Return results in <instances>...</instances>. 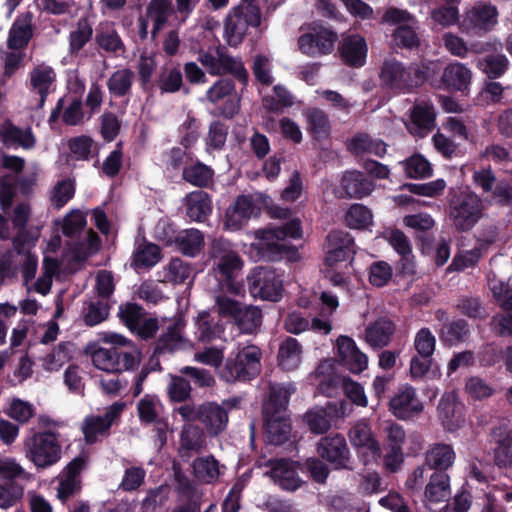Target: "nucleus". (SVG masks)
I'll return each mask as SVG.
<instances>
[{"label": "nucleus", "mask_w": 512, "mask_h": 512, "mask_svg": "<svg viewBox=\"0 0 512 512\" xmlns=\"http://www.w3.org/2000/svg\"><path fill=\"white\" fill-rule=\"evenodd\" d=\"M260 9L254 2H241L232 9L225 21V37L230 46L242 42L248 26L260 25Z\"/></svg>", "instance_id": "obj_8"}, {"label": "nucleus", "mask_w": 512, "mask_h": 512, "mask_svg": "<svg viewBox=\"0 0 512 512\" xmlns=\"http://www.w3.org/2000/svg\"><path fill=\"white\" fill-rule=\"evenodd\" d=\"M198 61L210 75L223 76L231 74L243 84L248 81V72L239 58L231 56L224 46L210 47L200 50Z\"/></svg>", "instance_id": "obj_6"}, {"label": "nucleus", "mask_w": 512, "mask_h": 512, "mask_svg": "<svg viewBox=\"0 0 512 512\" xmlns=\"http://www.w3.org/2000/svg\"><path fill=\"white\" fill-rule=\"evenodd\" d=\"M23 487L14 481L0 483V508L8 509L23 497Z\"/></svg>", "instance_id": "obj_61"}, {"label": "nucleus", "mask_w": 512, "mask_h": 512, "mask_svg": "<svg viewBox=\"0 0 512 512\" xmlns=\"http://www.w3.org/2000/svg\"><path fill=\"white\" fill-rule=\"evenodd\" d=\"M307 121V129L313 136L320 140L325 139L330 134V123L327 114L318 108H309L304 111Z\"/></svg>", "instance_id": "obj_42"}, {"label": "nucleus", "mask_w": 512, "mask_h": 512, "mask_svg": "<svg viewBox=\"0 0 512 512\" xmlns=\"http://www.w3.org/2000/svg\"><path fill=\"white\" fill-rule=\"evenodd\" d=\"M70 359L66 344H58L43 358V367L47 371H57Z\"/></svg>", "instance_id": "obj_64"}, {"label": "nucleus", "mask_w": 512, "mask_h": 512, "mask_svg": "<svg viewBox=\"0 0 512 512\" xmlns=\"http://www.w3.org/2000/svg\"><path fill=\"white\" fill-rule=\"evenodd\" d=\"M92 27L86 19H80L77 27L70 34V52L76 53L84 47L92 36Z\"/></svg>", "instance_id": "obj_63"}, {"label": "nucleus", "mask_w": 512, "mask_h": 512, "mask_svg": "<svg viewBox=\"0 0 512 512\" xmlns=\"http://www.w3.org/2000/svg\"><path fill=\"white\" fill-rule=\"evenodd\" d=\"M395 331L394 323L385 317L369 324L365 329V341L373 348L379 349L389 344Z\"/></svg>", "instance_id": "obj_30"}, {"label": "nucleus", "mask_w": 512, "mask_h": 512, "mask_svg": "<svg viewBox=\"0 0 512 512\" xmlns=\"http://www.w3.org/2000/svg\"><path fill=\"white\" fill-rule=\"evenodd\" d=\"M192 266L176 257L165 266V279L173 284L185 283L192 275Z\"/></svg>", "instance_id": "obj_54"}, {"label": "nucleus", "mask_w": 512, "mask_h": 512, "mask_svg": "<svg viewBox=\"0 0 512 512\" xmlns=\"http://www.w3.org/2000/svg\"><path fill=\"white\" fill-rule=\"evenodd\" d=\"M379 79L390 89L412 90L425 82L426 74L418 65L406 67L395 58H389L381 66Z\"/></svg>", "instance_id": "obj_5"}, {"label": "nucleus", "mask_w": 512, "mask_h": 512, "mask_svg": "<svg viewBox=\"0 0 512 512\" xmlns=\"http://www.w3.org/2000/svg\"><path fill=\"white\" fill-rule=\"evenodd\" d=\"M214 308L219 317L230 318L243 334L256 333L262 324V312L254 305H245L222 290H213Z\"/></svg>", "instance_id": "obj_3"}, {"label": "nucleus", "mask_w": 512, "mask_h": 512, "mask_svg": "<svg viewBox=\"0 0 512 512\" xmlns=\"http://www.w3.org/2000/svg\"><path fill=\"white\" fill-rule=\"evenodd\" d=\"M290 393L285 387L276 384L270 385L269 398L263 406V415L285 414Z\"/></svg>", "instance_id": "obj_45"}, {"label": "nucleus", "mask_w": 512, "mask_h": 512, "mask_svg": "<svg viewBox=\"0 0 512 512\" xmlns=\"http://www.w3.org/2000/svg\"><path fill=\"white\" fill-rule=\"evenodd\" d=\"M373 189V183L366 179L361 172L354 170L343 174L336 194L339 198L361 199L368 196Z\"/></svg>", "instance_id": "obj_21"}, {"label": "nucleus", "mask_w": 512, "mask_h": 512, "mask_svg": "<svg viewBox=\"0 0 512 512\" xmlns=\"http://www.w3.org/2000/svg\"><path fill=\"white\" fill-rule=\"evenodd\" d=\"M319 456L334 465L336 469H347L350 451L341 434L322 437L317 444Z\"/></svg>", "instance_id": "obj_16"}, {"label": "nucleus", "mask_w": 512, "mask_h": 512, "mask_svg": "<svg viewBox=\"0 0 512 512\" xmlns=\"http://www.w3.org/2000/svg\"><path fill=\"white\" fill-rule=\"evenodd\" d=\"M254 236L261 241V249L281 254L287 251L282 241L286 238H301L302 229L299 220H292L281 227L258 229L254 232Z\"/></svg>", "instance_id": "obj_11"}, {"label": "nucleus", "mask_w": 512, "mask_h": 512, "mask_svg": "<svg viewBox=\"0 0 512 512\" xmlns=\"http://www.w3.org/2000/svg\"><path fill=\"white\" fill-rule=\"evenodd\" d=\"M208 257L212 261V273L217 279V287L233 296L243 292V285L236 278L243 269L244 262L233 245L223 239H213L208 248Z\"/></svg>", "instance_id": "obj_1"}, {"label": "nucleus", "mask_w": 512, "mask_h": 512, "mask_svg": "<svg viewBox=\"0 0 512 512\" xmlns=\"http://www.w3.org/2000/svg\"><path fill=\"white\" fill-rule=\"evenodd\" d=\"M456 453L450 444L434 443L425 453V465L435 472L443 473L455 462Z\"/></svg>", "instance_id": "obj_27"}, {"label": "nucleus", "mask_w": 512, "mask_h": 512, "mask_svg": "<svg viewBox=\"0 0 512 512\" xmlns=\"http://www.w3.org/2000/svg\"><path fill=\"white\" fill-rule=\"evenodd\" d=\"M214 171L207 165L197 162L183 169L182 177L196 187H206L213 179Z\"/></svg>", "instance_id": "obj_50"}, {"label": "nucleus", "mask_w": 512, "mask_h": 512, "mask_svg": "<svg viewBox=\"0 0 512 512\" xmlns=\"http://www.w3.org/2000/svg\"><path fill=\"white\" fill-rule=\"evenodd\" d=\"M389 409L396 418L407 420L419 414L423 410V405L413 387L403 386L390 399Z\"/></svg>", "instance_id": "obj_19"}, {"label": "nucleus", "mask_w": 512, "mask_h": 512, "mask_svg": "<svg viewBox=\"0 0 512 512\" xmlns=\"http://www.w3.org/2000/svg\"><path fill=\"white\" fill-rule=\"evenodd\" d=\"M372 221V214L362 204H353L345 215L347 226L353 229H361L368 226Z\"/></svg>", "instance_id": "obj_59"}, {"label": "nucleus", "mask_w": 512, "mask_h": 512, "mask_svg": "<svg viewBox=\"0 0 512 512\" xmlns=\"http://www.w3.org/2000/svg\"><path fill=\"white\" fill-rule=\"evenodd\" d=\"M268 441L273 445L285 443L291 433V424L285 414L263 415Z\"/></svg>", "instance_id": "obj_31"}, {"label": "nucleus", "mask_w": 512, "mask_h": 512, "mask_svg": "<svg viewBox=\"0 0 512 512\" xmlns=\"http://www.w3.org/2000/svg\"><path fill=\"white\" fill-rule=\"evenodd\" d=\"M114 349L117 357V374L138 368L142 360V354L136 347L131 346L128 350L120 347H114Z\"/></svg>", "instance_id": "obj_56"}, {"label": "nucleus", "mask_w": 512, "mask_h": 512, "mask_svg": "<svg viewBox=\"0 0 512 512\" xmlns=\"http://www.w3.org/2000/svg\"><path fill=\"white\" fill-rule=\"evenodd\" d=\"M450 219L459 231L470 230L482 216V200L476 194H465L450 203Z\"/></svg>", "instance_id": "obj_10"}, {"label": "nucleus", "mask_w": 512, "mask_h": 512, "mask_svg": "<svg viewBox=\"0 0 512 512\" xmlns=\"http://www.w3.org/2000/svg\"><path fill=\"white\" fill-rule=\"evenodd\" d=\"M175 14L170 2H150L147 9V17L153 22L152 35L163 27V25Z\"/></svg>", "instance_id": "obj_53"}, {"label": "nucleus", "mask_w": 512, "mask_h": 512, "mask_svg": "<svg viewBox=\"0 0 512 512\" xmlns=\"http://www.w3.org/2000/svg\"><path fill=\"white\" fill-rule=\"evenodd\" d=\"M469 333L465 320H457L446 324L440 331V338L447 343L463 341Z\"/></svg>", "instance_id": "obj_62"}, {"label": "nucleus", "mask_w": 512, "mask_h": 512, "mask_svg": "<svg viewBox=\"0 0 512 512\" xmlns=\"http://www.w3.org/2000/svg\"><path fill=\"white\" fill-rule=\"evenodd\" d=\"M199 421L204 425L206 432L216 437L227 427L229 417L228 410L216 402L207 401L200 404Z\"/></svg>", "instance_id": "obj_20"}, {"label": "nucleus", "mask_w": 512, "mask_h": 512, "mask_svg": "<svg viewBox=\"0 0 512 512\" xmlns=\"http://www.w3.org/2000/svg\"><path fill=\"white\" fill-rule=\"evenodd\" d=\"M197 337L198 340L204 343H209L216 338H220L223 332V325L215 323L210 313L203 311L197 318Z\"/></svg>", "instance_id": "obj_49"}, {"label": "nucleus", "mask_w": 512, "mask_h": 512, "mask_svg": "<svg viewBox=\"0 0 512 512\" xmlns=\"http://www.w3.org/2000/svg\"><path fill=\"white\" fill-rule=\"evenodd\" d=\"M31 37V17L26 14L18 18L13 24L9 33L8 45L12 49H20L27 45Z\"/></svg>", "instance_id": "obj_46"}, {"label": "nucleus", "mask_w": 512, "mask_h": 512, "mask_svg": "<svg viewBox=\"0 0 512 512\" xmlns=\"http://www.w3.org/2000/svg\"><path fill=\"white\" fill-rule=\"evenodd\" d=\"M7 215L6 218L0 214V239H11L14 248L36 242L40 236V230L29 225L33 215L30 202H18Z\"/></svg>", "instance_id": "obj_2"}, {"label": "nucleus", "mask_w": 512, "mask_h": 512, "mask_svg": "<svg viewBox=\"0 0 512 512\" xmlns=\"http://www.w3.org/2000/svg\"><path fill=\"white\" fill-rule=\"evenodd\" d=\"M206 99L211 104H217L226 99L221 115L227 119L233 118L241 108V95L236 92L231 79L221 78L213 83L206 92Z\"/></svg>", "instance_id": "obj_12"}, {"label": "nucleus", "mask_w": 512, "mask_h": 512, "mask_svg": "<svg viewBox=\"0 0 512 512\" xmlns=\"http://www.w3.org/2000/svg\"><path fill=\"white\" fill-rule=\"evenodd\" d=\"M302 359V347L292 337H287L281 342L278 351L279 365L285 370H293L298 367Z\"/></svg>", "instance_id": "obj_40"}, {"label": "nucleus", "mask_w": 512, "mask_h": 512, "mask_svg": "<svg viewBox=\"0 0 512 512\" xmlns=\"http://www.w3.org/2000/svg\"><path fill=\"white\" fill-rule=\"evenodd\" d=\"M494 461L499 467L512 466V432H505L497 441Z\"/></svg>", "instance_id": "obj_58"}, {"label": "nucleus", "mask_w": 512, "mask_h": 512, "mask_svg": "<svg viewBox=\"0 0 512 512\" xmlns=\"http://www.w3.org/2000/svg\"><path fill=\"white\" fill-rule=\"evenodd\" d=\"M348 437L352 446L366 448L375 458L381 456L380 443L372 432L367 420L361 419L355 422L348 432Z\"/></svg>", "instance_id": "obj_25"}, {"label": "nucleus", "mask_w": 512, "mask_h": 512, "mask_svg": "<svg viewBox=\"0 0 512 512\" xmlns=\"http://www.w3.org/2000/svg\"><path fill=\"white\" fill-rule=\"evenodd\" d=\"M425 498L431 503H440L451 495L450 477L446 473L434 472L425 487Z\"/></svg>", "instance_id": "obj_36"}, {"label": "nucleus", "mask_w": 512, "mask_h": 512, "mask_svg": "<svg viewBox=\"0 0 512 512\" xmlns=\"http://www.w3.org/2000/svg\"><path fill=\"white\" fill-rule=\"evenodd\" d=\"M473 182L484 193H491L495 203L501 206L512 205V185L507 180H498L491 168L474 171Z\"/></svg>", "instance_id": "obj_13"}, {"label": "nucleus", "mask_w": 512, "mask_h": 512, "mask_svg": "<svg viewBox=\"0 0 512 512\" xmlns=\"http://www.w3.org/2000/svg\"><path fill=\"white\" fill-rule=\"evenodd\" d=\"M412 124L409 131L418 136H424L434 127L435 112L432 105L420 103L413 107L411 112Z\"/></svg>", "instance_id": "obj_33"}, {"label": "nucleus", "mask_w": 512, "mask_h": 512, "mask_svg": "<svg viewBox=\"0 0 512 512\" xmlns=\"http://www.w3.org/2000/svg\"><path fill=\"white\" fill-rule=\"evenodd\" d=\"M161 258L160 248L152 243L140 244L134 252L133 263L135 267H152Z\"/></svg>", "instance_id": "obj_55"}, {"label": "nucleus", "mask_w": 512, "mask_h": 512, "mask_svg": "<svg viewBox=\"0 0 512 512\" xmlns=\"http://www.w3.org/2000/svg\"><path fill=\"white\" fill-rule=\"evenodd\" d=\"M249 291L255 298L277 301L281 295L282 282L270 268L257 267L248 279Z\"/></svg>", "instance_id": "obj_14"}, {"label": "nucleus", "mask_w": 512, "mask_h": 512, "mask_svg": "<svg viewBox=\"0 0 512 512\" xmlns=\"http://www.w3.org/2000/svg\"><path fill=\"white\" fill-rule=\"evenodd\" d=\"M174 242L183 255L195 257L204 247V236L197 229H186L175 237Z\"/></svg>", "instance_id": "obj_39"}, {"label": "nucleus", "mask_w": 512, "mask_h": 512, "mask_svg": "<svg viewBox=\"0 0 512 512\" xmlns=\"http://www.w3.org/2000/svg\"><path fill=\"white\" fill-rule=\"evenodd\" d=\"M478 67L489 79H497L508 70L509 60L504 54H491L480 60Z\"/></svg>", "instance_id": "obj_51"}, {"label": "nucleus", "mask_w": 512, "mask_h": 512, "mask_svg": "<svg viewBox=\"0 0 512 512\" xmlns=\"http://www.w3.org/2000/svg\"><path fill=\"white\" fill-rule=\"evenodd\" d=\"M441 79L447 87L463 91L471 83L472 72L462 63H453L444 69Z\"/></svg>", "instance_id": "obj_38"}, {"label": "nucleus", "mask_w": 512, "mask_h": 512, "mask_svg": "<svg viewBox=\"0 0 512 512\" xmlns=\"http://www.w3.org/2000/svg\"><path fill=\"white\" fill-rule=\"evenodd\" d=\"M270 470L266 472L276 484L285 490H295L300 485L294 462L287 459L270 460L267 464Z\"/></svg>", "instance_id": "obj_24"}, {"label": "nucleus", "mask_w": 512, "mask_h": 512, "mask_svg": "<svg viewBox=\"0 0 512 512\" xmlns=\"http://www.w3.org/2000/svg\"><path fill=\"white\" fill-rule=\"evenodd\" d=\"M135 74L128 68H122L114 71L107 80V88L109 92L115 96H126L132 87Z\"/></svg>", "instance_id": "obj_47"}, {"label": "nucleus", "mask_w": 512, "mask_h": 512, "mask_svg": "<svg viewBox=\"0 0 512 512\" xmlns=\"http://www.w3.org/2000/svg\"><path fill=\"white\" fill-rule=\"evenodd\" d=\"M497 10L491 4H481L474 7L466 15L468 20L474 27L489 30L497 22Z\"/></svg>", "instance_id": "obj_44"}, {"label": "nucleus", "mask_w": 512, "mask_h": 512, "mask_svg": "<svg viewBox=\"0 0 512 512\" xmlns=\"http://www.w3.org/2000/svg\"><path fill=\"white\" fill-rule=\"evenodd\" d=\"M25 457L37 468L45 469L56 464L62 455L58 436L52 432H35L23 443Z\"/></svg>", "instance_id": "obj_4"}, {"label": "nucleus", "mask_w": 512, "mask_h": 512, "mask_svg": "<svg viewBox=\"0 0 512 512\" xmlns=\"http://www.w3.org/2000/svg\"><path fill=\"white\" fill-rule=\"evenodd\" d=\"M125 404L116 402L109 406L103 415H91L84 419L82 431L85 441L89 444L95 443L99 436L105 435L112 423L120 416Z\"/></svg>", "instance_id": "obj_15"}, {"label": "nucleus", "mask_w": 512, "mask_h": 512, "mask_svg": "<svg viewBox=\"0 0 512 512\" xmlns=\"http://www.w3.org/2000/svg\"><path fill=\"white\" fill-rule=\"evenodd\" d=\"M258 211L257 205L250 196H239L226 212L225 227L229 230H239L252 216H256Z\"/></svg>", "instance_id": "obj_22"}, {"label": "nucleus", "mask_w": 512, "mask_h": 512, "mask_svg": "<svg viewBox=\"0 0 512 512\" xmlns=\"http://www.w3.org/2000/svg\"><path fill=\"white\" fill-rule=\"evenodd\" d=\"M338 35L335 31L318 24H310L298 38L299 50L310 57H319L333 52Z\"/></svg>", "instance_id": "obj_9"}, {"label": "nucleus", "mask_w": 512, "mask_h": 512, "mask_svg": "<svg viewBox=\"0 0 512 512\" xmlns=\"http://www.w3.org/2000/svg\"><path fill=\"white\" fill-rule=\"evenodd\" d=\"M208 447L205 430L194 423H186L179 434L178 453L181 458H191Z\"/></svg>", "instance_id": "obj_17"}, {"label": "nucleus", "mask_w": 512, "mask_h": 512, "mask_svg": "<svg viewBox=\"0 0 512 512\" xmlns=\"http://www.w3.org/2000/svg\"><path fill=\"white\" fill-rule=\"evenodd\" d=\"M75 194V182L70 178L58 180L49 191V202L55 209L64 207Z\"/></svg>", "instance_id": "obj_48"}, {"label": "nucleus", "mask_w": 512, "mask_h": 512, "mask_svg": "<svg viewBox=\"0 0 512 512\" xmlns=\"http://www.w3.org/2000/svg\"><path fill=\"white\" fill-rule=\"evenodd\" d=\"M160 401L151 395H146L137 403L138 416L142 422L152 423L159 418Z\"/></svg>", "instance_id": "obj_60"}, {"label": "nucleus", "mask_w": 512, "mask_h": 512, "mask_svg": "<svg viewBox=\"0 0 512 512\" xmlns=\"http://www.w3.org/2000/svg\"><path fill=\"white\" fill-rule=\"evenodd\" d=\"M338 51L341 60L348 66L361 67L367 55V45L363 37L357 34L343 36Z\"/></svg>", "instance_id": "obj_23"}, {"label": "nucleus", "mask_w": 512, "mask_h": 512, "mask_svg": "<svg viewBox=\"0 0 512 512\" xmlns=\"http://www.w3.org/2000/svg\"><path fill=\"white\" fill-rule=\"evenodd\" d=\"M464 406L458 401L453 392L445 393L438 405V414L448 430H453L461 425Z\"/></svg>", "instance_id": "obj_28"}, {"label": "nucleus", "mask_w": 512, "mask_h": 512, "mask_svg": "<svg viewBox=\"0 0 512 512\" xmlns=\"http://www.w3.org/2000/svg\"><path fill=\"white\" fill-rule=\"evenodd\" d=\"M156 85L162 93L178 92L183 85L180 69L172 66L162 68L157 77Z\"/></svg>", "instance_id": "obj_52"}, {"label": "nucleus", "mask_w": 512, "mask_h": 512, "mask_svg": "<svg viewBox=\"0 0 512 512\" xmlns=\"http://www.w3.org/2000/svg\"><path fill=\"white\" fill-rule=\"evenodd\" d=\"M335 406L316 407L304 415V421L314 434H324L331 428V418L335 413Z\"/></svg>", "instance_id": "obj_37"}, {"label": "nucleus", "mask_w": 512, "mask_h": 512, "mask_svg": "<svg viewBox=\"0 0 512 512\" xmlns=\"http://www.w3.org/2000/svg\"><path fill=\"white\" fill-rule=\"evenodd\" d=\"M195 478L205 484H211L220 476L219 462L211 455L198 457L192 463Z\"/></svg>", "instance_id": "obj_41"}, {"label": "nucleus", "mask_w": 512, "mask_h": 512, "mask_svg": "<svg viewBox=\"0 0 512 512\" xmlns=\"http://www.w3.org/2000/svg\"><path fill=\"white\" fill-rule=\"evenodd\" d=\"M186 215L192 220L201 222L211 213V201L202 190L193 191L184 198Z\"/></svg>", "instance_id": "obj_32"}, {"label": "nucleus", "mask_w": 512, "mask_h": 512, "mask_svg": "<svg viewBox=\"0 0 512 512\" xmlns=\"http://www.w3.org/2000/svg\"><path fill=\"white\" fill-rule=\"evenodd\" d=\"M55 80V73L48 66H38L31 71L30 85L34 92L39 95V101L36 105L41 108L45 102L49 89Z\"/></svg>", "instance_id": "obj_34"}, {"label": "nucleus", "mask_w": 512, "mask_h": 512, "mask_svg": "<svg viewBox=\"0 0 512 512\" xmlns=\"http://www.w3.org/2000/svg\"><path fill=\"white\" fill-rule=\"evenodd\" d=\"M348 151L355 155L373 154L383 157L387 152V144L380 139H373L367 133H357L347 140Z\"/></svg>", "instance_id": "obj_29"}, {"label": "nucleus", "mask_w": 512, "mask_h": 512, "mask_svg": "<svg viewBox=\"0 0 512 512\" xmlns=\"http://www.w3.org/2000/svg\"><path fill=\"white\" fill-rule=\"evenodd\" d=\"M261 352L255 346H247L235 358H228L219 370V377L228 383L246 381L260 372Z\"/></svg>", "instance_id": "obj_7"}, {"label": "nucleus", "mask_w": 512, "mask_h": 512, "mask_svg": "<svg viewBox=\"0 0 512 512\" xmlns=\"http://www.w3.org/2000/svg\"><path fill=\"white\" fill-rule=\"evenodd\" d=\"M0 138L5 144H17L26 149L35 144V138L29 128L23 130L11 123H6L1 127Z\"/></svg>", "instance_id": "obj_43"}, {"label": "nucleus", "mask_w": 512, "mask_h": 512, "mask_svg": "<svg viewBox=\"0 0 512 512\" xmlns=\"http://www.w3.org/2000/svg\"><path fill=\"white\" fill-rule=\"evenodd\" d=\"M338 356L353 373H360L367 368L368 359L356 346L355 342L347 337L337 339Z\"/></svg>", "instance_id": "obj_26"}, {"label": "nucleus", "mask_w": 512, "mask_h": 512, "mask_svg": "<svg viewBox=\"0 0 512 512\" xmlns=\"http://www.w3.org/2000/svg\"><path fill=\"white\" fill-rule=\"evenodd\" d=\"M19 182L24 193L28 192L34 184V180L21 179L10 174L3 175L0 178V205L4 212L11 208L13 199L16 195V183Z\"/></svg>", "instance_id": "obj_35"}, {"label": "nucleus", "mask_w": 512, "mask_h": 512, "mask_svg": "<svg viewBox=\"0 0 512 512\" xmlns=\"http://www.w3.org/2000/svg\"><path fill=\"white\" fill-rule=\"evenodd\" d=\"M85 463L84 457H76L59 474L57 497L61 501H66L80 491V473L84 469Z\"/></svg>", "instance_id": "obj_18"}, {"label": "nucleus", "mask_w": 512, "mask_h": 512, "mask_svg": "<svg viewBox=\"0 0 512 512\" xmlns=\"http://www.w3.org/2000/svg\"><path fill=\"white\" fill-rule=\"evenodd\" d=\"M93 365L102 371L117 374V357L115 356V349L112 348H98L91 354Z\"/></svg>", "instance_id": "obj_57"}]
</instances>
